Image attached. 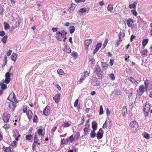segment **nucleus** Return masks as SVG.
Instances as JSON below:
<instances>
[{
  "instance_id": "obj_35",
  "label": "nucleus",
  "mask_w": 152,
  "mask_h": 152,
  "mask_svg": "<svg viewBox=\"0 0 152 152\" xmlns=\"http://www.w3.org/2000/svg\"><path fill=\"white\" fill-rule=\"evenodd\" d=\"M9 107L10 111H13L15 108V105H9Z\"/></svg>"
},
{
  "instance_id": "obj_39",
  "label": "nucleus",
  "mask_w": 152,
  "mask_h": 152,
  "mask_svg": "<svg viewBox=\"0 0 152 152\" xmlns=\"http://www.w3.org/2000/svg\"><path fill=\"white\" fill-rule=\"evenodd\" d=\"M143 136L146 139H149L150 137V135L146 132H144Z\"/></svg>"
},
{
  "instance_id": "obj_18",
  "label": "nucleus",
  "mask_w": 152,
  "mask_h": 152,
  "mask_svg": "<svg viewBox=\"0 0 152 152\" xmlns=\"http://www.w3.org/2000/svg\"><path fill=\"white\" fill-rule=\"evenodd\" d=\"M60 96L61 94L59 93H58L53 97V99L56 103H58L59 102L60 99Z\"/></svg>"
},
{
  "instance_id": "obj_37",
  "label": "nucleus",
  "mask_w": 152,
  "mask_h": 152,
  "mask_svg": "<svg viewBox=\"0 0 152 152\" xmlns=\"http://www.w3.org/2000/svg\"><path fill=\"white\" fill-rule=\"evenodd\" d=\"M92 128L93 130L95 131L97 129V124L95 122L94 123H93L92 124Z\"/></svg>"
},
{
  "instance_id": "obj_49",
  "label": "nucleus",
  "mask_w": 152,
  "mask_h": 152,
  "mask_svg": "<svg viewBox=\"0 0 152 152\" xmlns=\"http://www.w3.org/2000/svg\"><path fill=\"white\" fill-rule=\"evenodd\" d=\"M68 141H70L71 142H72L74 140V138L73 135H71L70 136L68 139H67Z\"/></svg>"
},
{
  "instance_id": "obj_21",
  "label": "nucleus",
  "mask_w": 152,
  "mask_h": 152,
  "mask_svg": "<svg viewBox=\"0 0 152 152\" xmlns=\"http://www.w3.org/2000/svg\"><path fill=\"white\" fill-rule=\"evenodd\" d=\"M122 114L123 115V116L125 117L127 114V110L126 107L125 106H124L123 107L122 110Z\"/></svg>"
},
{
  "instance_id": "obj_51",
  "label": "nucleus",
  "mask_w": 152,
  "mask_h": 152,
  "mask_svg": "<svg viewBox=\"0 0 152 152\" xmlns=\"http://www.w3.org/2000/svg\"><path fill=\"white\" fill-rule=\"evenodd\" d=\"M122 40H118L116 42L115 44V46L116 47H118L120 44L122 42Z\"/></svg>"
},
{
  "instance_id": "obj_63",
  "label": "nucleus",
  "mask_w": 152,
  "mask_h": 152,
  "mask_svg": "<svg viewBox=\"0 0 152 152\" xmlns=\"http://www.w3.org/2000/svg\"><path fill=\"white\" fill-rule=\"evenodd\" d=\"M5 34V32L3 31H0V36L1 37H3L4 36Z\"/></svg>"
},
{
  "instance_id": "obj_60",
  "label": "nucleus",
  "mask_w": 152,
  "mask_h": 152,
  "mask_svg": "<svg viewBox=\"0 0 152 152\" xmlns=\"http://www.w3.org/2000/svg\"><path fill=\"white\" fill-rule=\"evenodd\" d=\"M110 77L113 80H114L115 79V76H114V75L113 73H111V74H110Z\"/></svg>"
},
{
  "instance_id": "obj_29",
  "label": "nucleus",
  "mask_w": 152,
  "mask_h": 152,
  "mask_svg": "<svg viewBox=\"0 0 152 152\" xmlns=\"http://www.w3.org/2000/svg\"><path fill=\"white\" fill-rule=\"evenodd\" d=\"M148 39H145L143 40L142 42V45L143 47L145 46L148 43Z\"/></svg>"
},
{
  "instance_id": "obj_56",
  "label": "nucleus",
  "mask_w": 152,
  "mask_h": 152,
  "mask_svg": "<svg viewBox=\"0 0 152 152\" xmlns=\"http://www.w3.org/2000/svg\"><path fill=\"white\" fill-rule=\"evenodd\" d=\"M89 61L91 62V64H93L95 62V59H94V57L91 58H89Z\"/></svg>"
},
{
  "instance_id": "obj_4",
  "label": "nucleus",
  "mask_w": 152,
  "mask_h": 152,
  "mask_svg": "<svg viewBox=\"0 0 152 152\" xmlns=\"http://www.w3.org/2000/svg\"><path fill=\"white\" fill-rule=\"evenodd\" d=\"M10 115L6 112H4L2 116V118L4 123H7L9 122L10 118Z\"/></svg>"
},
{
  "instance_id": "obj_30",
  "label": "nucleus",
  "mask_w": 152,
  "mask_h": 152,
  "mask_svg": "<svg viewBox=\"0 0 152 152\" xmlns=\"http://www.w3.org/2000/svg\"><path fill=\"white\" fill-rule=\"evenodd\" d=\"M4 83L3 82V80H2L0 83V86H1V88L2 89L4 90L6 88L7 86L6 84H4Z\"/></svg>"
},
{
  "instance_id": "obj_17",
  "label": "nucleus",
  "mask_w": 152,
  "mask_h": 152,
  "mask_svg": "<svg viewBox=\"0 0 152 152\" xmlns=\"http://www.w3.org/2000/svg\"><path fill=\"white\" fill-rule=\"evenodd\" d=\"M33 137V136L31 134H28L26 135L25 138L27 141L29 142H32Z\"/></svg>"
},
{
  "instance_id": "obj_24",
  "label": "nucleus",
  "mask_w": 152,
  "mask_h": 152,
  "mask_svg": "<svg viewBox=\"0 0 152 152\" xmlns=\"http://www.w3.org/2000/svg\"><path fill=\"white\" fill-rule=\"evenodd\" d=\"M71 122L70 121H68L67 122L64 123L62 126L64 127H67L70 126L71 125Z\"/></svg>"
},
{
  "instance_id": "obj_22",
  "label": "nucleus",
  "mask_w": 152,
  "mask_h": 152,
  "mask_svg": "<svg viewBox=\"0 0 152 152\" xmlns=\"http://www.w3.org/2000/svg\"><path fill=\"white\" fill-rule=\"evenodd\" d=\"M137 3V1H135L133 4H129V8L130 9L132 8L133 9H136V5Z\"/></svg>"
},
{
  "instance_id": "obj_36",
  "label": "nucleus",
  "mask_w": 152,
  "mask_h": 152,
  "mask_svg": "<svg viewBox=\"0 0 152 152\" xmlns=\"http://www.w3.org/2000/svg\"><path fill=\"white\" fill-rule=\"evenodd\" d=\"M4 28L5 30L9 29L10 28L9 24L5 22L4 23Z\"/></svg>"
},
{
  "instance_id": "obj_34",
  "label": "nucleus",
  "mask_w": 152,
  "mask_h": 152,
  "mask_svg": "<svg viewBox=\"0 0 152 152\" xmlns=\"http://www.w3.org/2000/svg\"><path fill=\"white\" fill-rule=\"evenodd\" d=\"M70 33L71 34L73 33L75 31V28L74 26H70L69 28Z\"/></svg>"
},
{
  "instance_id": "obj_47",
  "label": "nucleus",
  "mask_w": 152,
  "mask_h": 152,
  "mask_svg": "<svg viewBox=\"0 0 152 152\" xmlns=\"http://www.w3.org/2000/svg\"><path fill=\"white\" fill-rule=\"evenodd\" d=\"M71 55L73 56L74 58H76L77 57V54L76 52L73 51Z\"/></svg>"
},
{
  "instance_id": "obj_52",
  "label": "nucleus",
  "mask_w": 152,
  "mask_h": 152,
  "mask_svg": "<svg viewBox=\"0 0 152 152\" xmlns=\"http://www.w3.org/2000/svg\"><path fill=\"white\" fill-rule=\"evenodd\" d=\"M124 34L122 35L121 32H120L118 34L119 40H122V38H124Z\"/></svg>"
},
{
  "instance_id": "obj_5",
  "label": "nucleus",
  "mask_w": 152,
  "mask_h": 152,
  "mask_svg": "<svg viewBox=\"0 0 152 152\" xmlns=\"http://www.w3.org/2000/svg\"><path fill=\"white\" fill-rule=\"evenodd\" d=\"M8 99L15 103H17L18 102V100L15 97V94L13 93H11L10 94L8 98Z\"/></svg>"
},
{
  "instance_id": "obj_59",
  "label": "nucleus",
  "mask_w": 152,
  "mask_h": 152,
  "mask_svg": "<svg viewBox=\"0 0 152 152\" xmlns=\"http://www.w3.org/2000/svg\"><path fill=\"white\" fill-rule=\"evenodd\" d=\"M148 52V50L146 49L144 50L142 52V55H145Z\"/></svg>"
},
{
  "instance_id": "obj_19",
  "label": "nucleus",
  "mask_w": 152,
  "mask_h": 152,
  "mask_svg": "<svg viewBox=\"0 0 152 152\" xmlns=\"http://www.w3.org/2000/svg\"><path fill=\"white\" fill-rule=\"evenodd\" d=\"M64 50L66 52L68 53H71V50L69 46L67 45H66L64 47Z\"/></svg>"
},
{
  "instance_id": "obj_58",
  "label": "nucleus",
  "mask_w": 152,
  "mask_h": 152,
  "mask_svg": "<svg viewBox=\"0 0 152 152\" xmlns=\"http://www.w3.org/2000/svg\"><path fill=\"white\" fill-rule=\"evenodd\" d=\"M89 73L87 71H85L84 72L83 75L86 77L89 75Z\"/></svg>"
},
{
  "instance_id": "obj_13",
  "label": "nucleus",
  "mask_w": 152,
  "mask_h": 152,
  "mask_svg": "<svg viewBox=\"0 0 152 152\" xmlns=\"http://www.w3.org/2000/svg\"><path fill=\"white\" fill-rule=\"evenodd\" d=\"M127 24L128 27L132 28V27L134 23V20L131 18H129L126 20Z\"/></svg>"
},
{
  "instance_id": "obj_15",
  "label": "nucleus",
  "mask_w": 152,
  "mask_h": 152,
  "mask_svg": "<svg viewBox=\"0 0 152 152\" xmlns=\"http://www.w3.org/2000/svg\"><path fill=\"white\" fill-rule=\"evenodd\" d=\"M80 108V105H73L71 107V110L74 111L75 112H78Z\"/></svg>"
},
{
  "instance_id": "obj_45",
  "label": "nucleus",
  "mask_w": 152,
  "mask_h": 152,
  "mask_svg": "<svg viewBox=\"0 0 152 152\" xmlns=\"http://www.w3.org/2000/svg\"><path fill=\"white\" fill-rule=\"evenodd\" d=\"M39 140L38 139L37 135L35 134L34 137V141L35 142L39 143Z\"/></svg>"
},
{
  "instance_id": "obj_64",
  "label": "nucleus",
  "mask_w": 152,
  "mask_h": 152,
  "mask_svg": "<svg viewBox=\"0 0 152 152\" xmlns=\"http://www.w3.org/2000/svg\"><path fill=\"white\" fill-rule=\"evenodd\" d=\"M108 42V39H106L105 40V41H104V46H105L107 45V43Z\"/></svg>"
},
{
  "instance_id": "obj_1",
  "label": "nucleus",
  "mask_w": 152,
  "mask_h": 152,
  "mask_svg": "<svg viewBox=\"0 0 152 152\" xmlns=\"http://www.w3.org/2000/svg\"><path fill=\"white\" fill-rule=\"evenodd\" d=\"M66 34L67 32L64 30L61 32L57 31L55 37L58 41H62L63 40L65 42L67 39Z\"/></svg>"
},
{
  "instance_id": "obj_46",
  "label": "nucleus",
  "mask_w": 152,
  "mask_h": 152,
  "mask_svg": "<svg viewBox=\"0 0 152 152\" xmlns=\"http://www.w3.org/2000/svg\"><path fill=\"white\" fill-rule=\"evenodd\" d=\"M104 113V111L103 110V108L102 107V105H101L100 106V110H99V114L100 115H102Z\"/></svg>"
},
{
  "instance_id": "obj_6",
  "label": "nucleus",
  "mask_w": 152,
  "mask_h": 152,
  "mask_svg": "<svg viewBox=\"0 0 152 152\" xmlns=\"http://www.w3.org/2000/svg\"><path fill=\"white\" fill-rule=\"evenodd\" d=\"M37 131L38 136H43L45 134V128H43L41 126L39 129H38V127L37 128Z\"/></svg>"
},
{
  "instance_id": "obj_11",
  "label": "nucleus",
  "mask_w": 152,
  "mask_h": 152,
  "mask_svg": "<svg viewBox=\"0 0 152 152\" xmlns=\"http://www.w3.org/2000/svg\"><path fill=\"white\" fill-rule=\"evenodd\" d=\"M44 115L47 116L50 113V107L48 105L44 109L43 111Z\"/></svg>"
},
{
  "instance_id": "obj_44",
  "label": "nucleus",
  "mask_w": 152,
  "mask_h": 152,
  "mask_svg": "<svg viewBox=\"0 0 152 152\" xmlns=\"http://www.w3.org/2000/svg\"><path fill=\"white\" fill-rule=\"evenodd\" d=\"M17 142L16 141H14L12 142L11 145H10L12 146V147L13 148H14L13 147H16L17 145Z\"/></svg>"
},
{
  "instance_id": "obj_42",
  "label": "nucleus",
  "mask_w": 152,
  "mask_h": 152,
  "mask_svg": "<svg viewBox=\"0 0 152 152\" xmlns=\"http://www.w3.org/2000/svg\"><path fill=\"white\" fill-rule=\"evenodd\" d=\"M10 125L8 124H5L3 126V128L5 129L8 130L10 128Z\"/></svg>"
},
{
  "instance_id": "obj_53",
  "label": "nucleus",
  "mask_w": 152,
  "mask_h": 152,
  "mask_svg": "<svg viewBox=\"0 0 152 152\" xmlns=\"http://www.w3.org/2000/svg\"><path fill=\"white\" fill-rule=\"evenodd\" d=\"M37 144L39 145H40L39 143L35 142H34H34L32 145V149L33 150H35V147L36 146V145H37Z\"/></svg>"
},
{
  "instance_id": "obj_32",
  "label": "nucleus",
  "mask_w": 152,
  "mask_h": 152,
  "mask_svg": "<svg viewBox=\"0 0 152 152\" xmlns=\"http://www.w3.org/2000/svg\"><path fill=\"white\" fill-rule=\"evenodd\" d=\"M102 66L103 69H106V68H107L108 66V64L106 63L105 62H102Z\"/></svg>"
},
{
  "instance_id": "obj_27",
  "label": "nucleus",
  "mask_w": 152,
  "mask_h": 152,
  "mask_svg": "<svg viewBox=\"0 0 152 152\" xmlns=\"http://www.w3.org/2000/svg\"><path fill=\"white\" fill-rule=\"evenodd\" d=\"M75 4L72 3L71 4L70 8L69 10V12H72L74 10L75 8Z\"/></svg>"
},
{
  "instance_id": "obj_14",
  "label": "nucleus",
  "mask_w": 152,
  "mask_h": 152,
  "mask_svg": "<svg viewBox=\"0 0 152 152\" xmlns=\"http://www.w3.org/2000/svg\"><path fill=\"white\" fill-rule=\"evenodd\" d=\"M103 136V131L101 128H100L99 131L97 132L96 137L98 139H100L102 138Z\"/></svg>"
},
{
  "instance_id": "obj_16",
  "label": "nucleus",
  "mask_w": 152,
  "mask_h": 152,
  "mask_svg": "<svg viewBox=\"0 0 152 152\" xmlns=\"http://www.w3.org/2000/svg\"><path fill=\"white\" fill-rule=\"evenodd\" d=\"M5 152H15L12 146L9 145L8 147H4V148Z\"/></svg>"
},
{
  "instance_id": "obj_33",
  "label": "nucleus",
  "mask_w": 152,
  "mask_h": 152,
  "mask_svg": "<svg viewBox=\"0 0 152 152\" xmlns=\"http://www.w3.org/2000/svg\"><path fill=\"white\" fill-rule=\"evenodd\" d=\"M57 72L58 74L60 75H63L65 74V73L61 69H58L57 70Z\"/></svg>"
},
{
  "instance_id": "obj_54",
  "label": "nucleus",
  "mask_w": 152,
  "mask_h": 152,
  "mask_svg": "<svg viewBox=\"0 0 152 152\" xmlns=\"http://www.w3.org/2000/svg\"><path fill=\"white\" fill-rule=\"evenodd\" d=\"M33 122H34L37 123L38 122V118L37 116L35 115L33 119Z\"/></svg>"
},
{
  "instance_id": "obj_10",
  "label": "nucleus",
  "mask_w": 152,
  "mask_h": 152,
  "mask_svg": "<svg viewBox=\"0 0 152 152\" xmlns=\"http://www.w3.org/2000/svg\"><path fill=\"white\" fill-rule=\"evenodd\" d=\"M150 109V105H145L144 108L143 109L144 112V115L145 117L148 116V113Z\"/></svg>"
},
{
  "instance_id": "obj_57",
  "label": "nucleus",
  "mask_w": 152,
  "mask_h": 152,
  "mask_svg": "<svg viewBox=\"0 0 152 152\" xmlns=\"http://www.w3.org/2000/svg\"><path fill=\"white\" fill-rule=\"evenodd\" d=\"M79 11L81 13H84L86 12V10L84 8H82Z\"/></svg>"
},
{
  "instance_id": "obj_23",
  "label": "nucleus",
  "mask_w": 152,
  "mask_h": 152,
  "mask_svg": "<svg viewBox=\"0 0 152 152\" xmlns=\"http://www.w3.org/2000/svg\"><path fill=\"white\" fill-rule=\"evenodd\" d=\"M69 143V142L67 139H63L61 140V144H68Z\"/></svg>"
},
{
  "instance_id": "obj_28",
  "label": "nucleus",
  "mask_w": 152,
  "mask_h": 152,
  "mask_svg": "<svg viewBox=\"0 0 152 152\" xmlns=\"http://www.w3.org/2000/svg\"><path fill=\"white\" fill-rule=\"evenodd\" d=\"M12 60L15 61L17 57V54L15 53H13L11 56Z\"/></svg>"
},
{
  "instance_id": "obj_61",
  "label": "nucleus",
  "mask_w": 152,
  "mask_h": 152,
  "mask_svg": "<svg viewBox=\"0 0 152 152\" xmlns=\"http://www.w3.org/2000/svg\"><path fill=\"white\" fill-rule=\"evenodd\" d=\"M4 8L2 6L0 5V14H3Z\"/></svg>"
},
{
  "instance_id": "obj_40",
  "label": "nucleus",
  "mask_w": 152,
  "mask_h": 152,
  "mask_svg": "<svg viewBox=\"0 0 152 152\" xmlns=\"http://www.w3.org/2000/svg\"><path fill=\"white\" fill-rule=\"evenodd\" d=\"M28 107L26 105H24L23 107V111L24 113H26L28 111Z\"/></svg>"
},
{
  "instance_id": "obj_25",
  "label": "nucleus",
  "mask_w": 152,
  "mask_h": 152,
  "mask_svg": "<svg viewBox=\"0 0 152 152\" xmlns=\"http://www.w3.org/2000/svg\"><path fill=\"white\" fill-rule=\"evenodd\" d=\"M108 11L111 12L113 9V5L112 4H110L108 5L107 8Z\"/></svg>"
},
{
  "instance_id": "obj_48",
  "label": "nucleus",
  "mask_w": 152,
  "mask_h": 152,
  "mask_svg": "<svg viewBox=\"0 0 152 152\" xmlns=\"http://www.w3.org/2000/svg\"><path fill=\"white\" fill-rule=\"evenodd\" d=\"M80 133L79 132H77L76 133V134L74 136V137L76 140H78L80 137Z\"/></svg>"
},
{
  "instance_id": "obj_7",
  "label": "nucleus",
  "mask_w": 152,
  "mask_h": 152,
  "mask_svg": "<svg viewBox=\"0 0 152 152\" xmlns=\"http://www.w3.org/2000/svg\"><path fill=\"white\" fill-rule=\"evenodd\" d=\"M145 87L143 85H141L139 87V89L137 91V95L141 96L144 92Z\"/></svg>"
},
{
  "instance_id": "obj_20",
  "label": "nucleus",
  "mask_w": 152,
  "mask_h": 152,
  "mask_svg": "<svg viewBox=\"0 0 152 152\" xmlns=\"http://www.w3.org/2000/svg\"><path fill=\"white\" fill-rule=\"evenodd\" d=\"M26 115L29 120H30L32 118L33 113L31 110H29L26 113Z\"/></svg>"
},
{
  "instance_id": "obj_9",
  "label": "nucleus",
  "mask_w": 152,
  "mask_h": 152,
  "mask_svg": "<svg viewBox=\"0 0 152 152\" xmlns=\"http://www.w3.org/2000/svg\"><path fill=\"white\" fill-rule=\"evenodd\" d=\"M12 74V73H10L9 72H7L5 75V80H3V82L7 84L8 83H10V75Z\"/></svg>"
},
{
  "instance_id": "obj_55",
  "label": "nucleus",
  "mask_w": 152,
  "mask_h": 152,
  "mask_svg": "<svg viewBox=\"0 0 152 152\" xmlns=\"http://www.w3.org/2000/svg\"><path fill=\"white\" fill-rule=\"evenodd\" d=\"M20 21H21V20H20V19H18L17 20V22L18 24V25H17L16 26H15V27H14V28H16L17 27H18L20 25V23H21Z\"/></svg>"
},
{
  "instance_id": "obj_62",
  "label": "nucleus",
  "mask_w": 152,
  "mask_h": 152,
  "mask_svg": "<svg viewBox=\"0 0 152 152\" xmlns=\"http://www.w3.org/2000/svg\"><path fill=\"white\" fill-rule=\"evenodd\" d=\"M102 44L101 43H98L96 45V48H97L98 49H99V48L101 47Z\"/></svg>"
},
{
  "instance_id": "obj_31",
  "label": "nucleus",
  "mask_w": 152,
  "mask_h": 152,
  "mask_svg": "<svg viewBox=\"0 0 152 152\" xmlns=\"http://www.w3.org/2000/svg\"><path fill=\"white\" fill-rule=\"evenodd\" d=\"M149 81V80H148L146 79L144 82V84L145 85V86L144 87H145V89L146 90H147L148 88Z\"/></svg>"
},
{
  "instance_id": "obj_43",
  "label": "nucleus",
  "mask_w": 152,
  "mask_h": 152,
  "mask_svg": "<svg viewBox=\"0 0 152 152\" xmlns=\"http://www.w3.org/2000/svg\"><path fill=\"white\" fill-rule=\"evenodd\" d=\"M96 136V133L95 131L93 130V131L91 133V137L92 138H94Z\"/></svg>"
},
{
  "instance_id": "obj_26",
  "label": "nucleus",
  "mask_w": 152,
  "mask_h": 152,
  "mask_svg": "<svg viewBox=\"0 0 152 152\" xmlns=\"http://www.w3.org/2000/svg\"><path fill=\"white\" fill-rule=\"evenodd\" d=\"M128 79L133 83H138V82H137V80L132 77H128Z\"/></svg>"
},
{
  "instance_id": "obj_3",
  "label": "nucleus",
  "mask_w": 152,
  "mask_h": 152,
  "mask_svg": "<svg viewBox=\"0 0 152 152\" xmlns=\"http://www.w3.org/2000/svg\"><path fill=\"white\" fill-rule=\"evenodd\" d=\"M13 137L17 141L19 140V138L21 137V135L19 134V132L18 130L15 129L12 130Z\"/></svg>"
},
{
  "instance_id": "obj_41",
  "label": "nucleus",
  "mask_w": 152,
  "mask_h": 152,
  "mask_svg": "<svg viewBox=\"0 0 152 152\" xmlns=\"http://www.w3.org/2000/svg\"><path fill=\"white\" fill-rule=\"evenodd\" d=\"M83 130L85 135H87L89 134L88 132L89 131V129L88 128L85 127L84 128Z\"/></svg>"
},
{
  "instance_id": "obj_8",
  "label": "nucleus",
  "mask_w": 152,
  "mask_h": 152,
  "mask_svg": "<svg viewBox=\"0 0 152 152\" xmlns=\"http://www.w3.org/2000/svg\"><path fill=\"white\" fill-rule=\"evenodd\" d=\"M94 72L97 76L99 78H101L102 77V71L99 67L96 68L94 71Z\"/></svg>"
},
{
  "instance_id": "obj_50",
  "label": "nucleus",
  "mask_w": 152,
  "mask_h": 152,
  "mask_svg": "<svg viewBox=\"0 0 152 152\" xmlns=\"http://www.w3.org/2000/svg\"><path fill=\"white\" fill-rule=\"evenodd\" d=\"M131 12L134 15L137 16V12L136 10V9L132 10H131Z\"/></svg>"
},
{
  "instance_id": "obj_2",
  "label": "nucleus",
  "mask_w": 152,
  "mask_h": 152,
  "mask_svg": "<svg viewBox=\"0 0 152 152\" xmlns=\"http://www.w3.org/2000/svg\"><path fill=\"white\" fill-rule=\"evenodd\" d=\"M129 126L131 131L133 133H135L139 129V125L135 121H132L130 122Z\"/></svg>"
},
{
  "instance_id": "obj_12",
  "label": "nucleus",
  "mask_w": 152,
  "mask_h": 152,
  "mask_svg": "<svg viewBox=\"0 0 152 152\" xmlns=\"http://www.w3.org/2000/svg\"><path fill=\"white\" fill-rule=\"evenodd\" d=\"M92 42V40L91 39H87L85 41V46L86 50H88L89 46Z\"/></svg>"
},
{
  "instance_id": "obj_38",
  "label": "nucleus",
  "mask_w": 152,
  "mask_h": 152,
  "mask_svg": "<svg viewBox=\"0 0 152 152\" xmlns=\"http://www.w3.org/2000/svg\"><path fill=\"white\" fill-rule=\"evenodd\" d=\"M8 37L7 35L5 36L2 39V41L5 44L6 43Z\"/></svg>"
}]
</instances>
